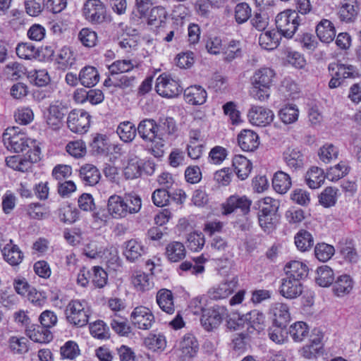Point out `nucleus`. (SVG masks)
I'll return each mask as SVG.
<instances>
[{"mask_svg": "<svg viewBox=\"0 0 361 361\" xmlns=\"http://www.w3.org/2000/svg\"><path fill=\"white\" fill-rule=\"evenodd\" d=\"M3 141L8 150L16 153L23 152L29 149V154L35 147H39L36 145V141L30 139L18 127L8 128L3 134Z\"/></svg>", "mask_w": 361, "mask_h": 361, "instance_id": "1", "label": "nucleus"}, {"mask_svg": "<svg viewBox=\"0 0 361 361\" xmlns=\"http://www.w3.org/2000/svg\"><path fill=\"white\" fill-rule=\"evenodd\" d=\"M68 323L75 327H83L89 322L91 309L85 300L73 299L66 306L64 311Z\"/></svg>", "mask_w": 361, "mask_h": 361, "instance_id": "2", "label": "nucleus"}, {"mask_svg": "<svg viewBox=\"0 0 361 361\" xmlns=\"http://www.w3.org/2000/svg\"><path fill=\"white\" fill-rule=\"evenodd\" d=\"M300 18L295 10L287 9L279 13L275 19L279 33L285 38L291 39L300 25Z\"/></svg>", "mask_w": 361, "mask_h": 361, "instance_id": "3", "label": "nucleus"}, {"mask_svg": "<svg viewBox=\"0 0 361 361\" xmlns=\"http://www.w3.org/2000/svg\"><path fill=\"white\" fill-rule=\"evenodd\" d=\"M82 12L84 18L92 25H101L111 20L105 4L100 0H86Z\"/></svg>", "mask_w": 361, "mask_h": 361, "instance_id": "4", "label": "nucleus"}, {"mask_svg": "<svg viewBox=\"0 0 361 361\" xmlns=\"http://www.w3.org/2000/svg\"><path fill=\"white\" fill-rule=\"evenodd\" d=\"M264 314L254 310L239 316L236 322L237 326H233V329H238L241 326L243 329H246V331L249 334H253L254 331L259 333L264 329Z\"/></svg>", "mask_w": 361, "mask_h": 361, "instance_id": "5", "label": "nucleus"}, {"mask_svg": "<svg viewBox=\"0 0 361 361\" xmlns=\"http://www.w3.org/2000/svg\"><path fill=\"white\" fill-rule=\"evenodd\" d=\"M68 111V107L63 102L56 100L51 103L44 114L47 126L54 130H59L61 127Z\"/></svg>", "mask_w": 361, "mask_h": 361, "instance_id": "6", "label": "nucleus"}, {"mask_svg": "<svg viewBox=\"0 0 361 361\" xmlns=\"http://www.w3.org/2000/svg\"><path fill=\"white\" fill-rule=\"evenodd\" d=\"M90 115L83 109H73L67 116V127L68 129L78 134L85 133L90 126Z\"/></svg>", "mask_w": 361, "mask_h": 361, "instance_id": "7", "label": "nucleus"}, {"mask_svg": "<svg viewBox=\"0 0 361 361\" xmlns=\"http://www.w3.org/2000/svg\"><path fill=\"white\" fill-rule=\"evenodd\" d=\"M251 204L252 201L245 195H232L222 203L221 213L227 216L239 211L242 214L246 215L250 212Z\"/></svg>", "mask_w": 361, "mask_h": 361, "instance_id": "8", "label": "nucleus"}, {"mask_svg": "<svg viewBox=\"0 0 361 361\" xmlns=\"http://www.w3.org/2000/svg\"><path fill=\"white\" fill-rule=\"evenodd\" d=\"M40 154V148L35 147L27 157H21L18 155L7 157L5 159L6 164L15 171L26 172L31 169L33 163L39 161Z\"/></svg>", "mask_w": 361, "mask_h": 361, "instance_id": "9", "label": "nucleus"}, {"mask_svg": "<svg viewBox=\"0 0 361 361\" xmlns=\"http://www.w3.org/2000/svg\"><path fill=\"white\" fill-rule=\"evenodd\" d=\"M178 82L166 73L161 74L156 80V92L163 97L172 98L181 92Z\"/></svg>", "mask_w": 361, "mask_h": 361, "instance_id": "10", "label": "nucleus"}, {"mask_svg": "<svg viewBox=\"0 0 361 361\" xmlns=\"http://www.w3.org/2000/svg\"><path fill=\"white\" fill-rule=\"evenodd\" d=\"M130 317L132 324L142 330L149 329L155 321L152 311L145 306H137L134 308Z\"/></svg>", "mask_w": 361, "mask_h": 361, "instance_id": "11", "label": "nucleus"}, {"mask_svg": "<svg viewBox=\"0 0 361 361\" xmlns=\"http://www.w3.org/2000/svg\"><path fill=\"white\" fill-rule=\"evenodd\" d=\"M224 312V308L219 305L204 310L200 319L202 327L207 331L216 329L223 320Z\"/></svg>", "mask_w": 361, "mask_h": 361, "instance_id": "12", "label": "nucleus"}, {"mask_svg": "<svg viewBox=\"0 0 361 361\" xmlns=\"http://www.w3.org/2000/svg\"><path fill=\"white\" fill-rule=\"evenodd\" d=\"M269 314L276 327L286 328L290 321L289 307L286 303H273L270 307Z\"/></svg>", "mask_w": 361, "mask_h": 361, "instance_id": "13", "label": "nucleus"}, {"mask_svg": "<svg viewBox=\"0 0 361 361\" xmlns=\"http://www.w3.org/2000/svg\"><path fill=\"white\" fill-rule=\"evenodd\" d=\"M247 118L252 125L266 126L273 121L274 114L272 111L267 108L253 106L247 113Z\"/></svg>", "mask_w": 361, "mask_h": 361, "instance_id": "14", "label": "nucleus"}, {"mask_svg": "<svg viewBox=\"0 0 361 361\" xmlns=\"http://www.w3.org/2000/svg\"><path fill=\"white\" fill-rule=\"evenodd\" d=\"M158 125L154 119L145 118L137 127V132L142 140L147 142L154 143L160 135L157 133Z\"/></svg>", "mask_w": 361, "mask_h": 361, "instance_id": "15", "label": "nucleus"}, {"mask_svg": "<svg viewBox=\"0 0 361 361\" xmlns=\"http://www.w3.org/2000/svg\"><path fill=\"white\" fill-rule=\"evenodd\" d=\"M1 253L4 259L13 267L19 265L24 258L23 252L17 245L13 243L11 239L6 240Z\"/></svg>", "mask_w": 361, "mask_h": 361, "instance_id": "16", "label": "nucleus"}, {"mask_svg": "<svg viewBox=\"0 0 361 361\" xmlns=\"http://www.w3.org/2000/svg\"><path fill=\"white\" fill-rule=\"evenodd\" d=\"M302 293L301 281L295 279H290L288 276L281 279L280 286V294L288 299H294L300 296Z\"/></svg>", "mask_w": 361, "mask_h": 361, "instance_id": "17", "label": "nucleus"}, {"mask_svg": "<svg viewBox=\"0 0 361 361\" xmlns=\"http://www.w3.org/2000/svg\"><path fill=\"white\" fill-rule=\"evenodd\" d=\"M107 210L111 217L116 219H124L130 215L121 195H113L109 197Z\"/></svg>", "mask_w": 361, "mask_h": 361, "instance_id": "18", "label": "nucleus"}, {"mask_svg": "<svg viewBox=\"0 0 361 361\" xmlns=\"http://www.w3.org/2000/svg\"><path fill=\"white\" fill-rule=\"evenodd\" d=\"M146 253L147 248L137 239H130L124 243L123 255L130 262H136Z\"/></svg>", "mask_w": 361, "mask_h": 361, "instance_id": "19", "label": "nucleus"}, {"mask_svg": "<svg viewBox=\"0 0 361 361\" xmlns=\"http://www.w3.org/2000/svg\"><path fill=\"white\" fill-rule=\"evenodd\" d=\"M237 282L235 279H233L231 281L221 283L216 286L211 288L207 291V295L210 299L215 300L226 298L236 288Z\"/></svg>", "mask_w": 361, "mask_h": 361, "instance_id": "20", "label": "nucleus"}, {"mask_svg": "<svg viewBox=\"0 0 361 361\" xmlns=\"http://www.w3.org/2000/svg\"><path fill=\"white\" fill-rule=\"evenodd\" d=\"M238 143L242 150L253 152L259 145V136L251 130H243L238 136Z\"/></svg>", "mask_w": 361, "mask_h": 361, "instance_id": "21", "label": "nucleus"}, {"mask_svg": "<svg viewBox=\"0 0 361 361\" xmlns=\"http://www.w3.org/2000/svg\"><path fill=\"white\" fill-rule=\"evenodd\" d=\"M283 157L287 166L293 171H298L303 168L305 156L298 148H288L283 152Z\"/></svg>", "mask_w": 361, "mask_h": 361, "instance_id": "22", "label": "nucleus"}, {"mask_svg": "<svg viewBox=\"0 0 361 361\" xmlns=\"http://www.w3.org/2000/svg\"><path fill=\"white\" fill-rule=\"evenodd\" d=\"M317 37L322 42L330 43L336 37V29L331 21L328 19L321 20L315 27Z\"/></svg>", "mask_w": 361, "mask_h": 361, "instance_id": "23", "label": "nucleus"}, {"mask_svg": "<svg viewBox=\"0 0 361 361\" xmlns=\"http://www.w3.org/2000/svg\"><path fill=\"white\" fill-rule=\"evenodd\" d=\"M207 93L200 85H192L184 90V98L187 103L192 105L203 104L207 99Z\"/></svg>", "mask_w": 361, "mask_h": 361, "instance_id": "24", "label": "nucleus"}, {"mask_svg": "<svg viewBox=\"0 0 361 361\" xmlns=\"http://www.w3.org/2000/svg\"><path fill=\"white\" fill-rule=\"evenodd\" d=\"M26 335L34 342L40 343H49L53 338L50 330L38 324H32L27 326Z\"/></svg>", "mask_w": 361, "mask_h": 361, "instance_id": "25", "label": "nucleus"}, {"mask_svg": "<svg viewBox=\"0 0 361 361\" xmlns=\"http://www.w3.org/2000/svg\"><path fill=\"white\" fill-rule=\"evenodd\" d=\"M276 73L271 68L263 67L256 70L251 78V83L262 87H271Z\"/></svg>", "mask_w": 361, "mask_h": 361, "instance_id": "26", "label": "nucleus"}, {"mask_svg": "<svg viewBox=\"0 0 361 361\" xmlns=\"http://www.w3.org/2000/svg\"><path fill=\"white\" fill-rule=\"evenodd\" d=\"M308 270L306 264L297 260L287 263L284 267L286 276L290 279H297L300 281L307 276Z\"/></svg>", "mask_w": 361, "mask_h": 361, "instance_id": "27", "label": "nucleus"}, {"mask_svg": "<svg viewBox=\"0 0 361 361\" xmlns=\"http://www.w3.org/2000/svg\"><path fill=\"white\" fill-rule=\"evenodd\" d=\"M198 349L199 343L192 334H185L180 342L179 350L181 352V355L185 358L195 356Z\"/></svg>", "mask_w": 361, "mask_h": 361, "instance_id": "28", "label": "nucleus"}, {"mask_svg": "<svg viewBox=\"0 0 361 361\" xmlns=\"http://www.w3.org/2000/svg\"><path fill=\"white\" fill-rule=\"evenodd\" d=\"M328 69L329 72L335 71L336 76H339L343 81L347 78H355L359 75L356 67L350 64L331 63Z\"/></svg>", "mask_w": 361, "mask_h": 361, "instance_id": "29", "label": "nucleus"}, {"mask_svg": "<svg viewBox=\"0 0 361 361\" xmlns=\"http://www.w3.org/2000/svg\"><path fill=\"white\" fill-rule=\"evenodd\" d=\"M80 83L86 87L96 85L99 80V74L96 68L87 66L83 67L78 75Z\"/></svg>", "mask_w": 361, "mask_h": 361, "instance_id": "30", "label": "nucleus"}, {"mask_svg": "<svg viewBox=\"0 0 361 361\" xmlns=\"http://www.w3.org/2000/svg\"><path fill=\"white\" fill-rule=\"evenodd\" d=\"M357 13L358 7L356 0H343L338 11L341 20L346 23L353 21Z\"/></svg>", "mask_w": 361, "mask_h": 361, "instance_id": "31", "label": "nucleus"}, {"mask_svg": "<svg viewBox=\"0 0 361 361\" xmlns=\"http://www.w3.org/2000/svg\"><path fill=\"white\" fill-rule=\"evenodd\" d=\"M165 255L171 262H178L183 259L186 255L185 245L178 241L169 243L165 249Z\"/></svg>", "mask_w": 361, "mask_h": 361, "instance_id": "32", "label": "nucleus"}, {"mask_svg": "<svg viewBox=\"0 0 361 361\" xmlns=\"http://www.w3.org/2000/svg\"><path fill=\"white\" fill-rule=\"evenodd\" d=\"M233 166L238 178L245 180L252 170V163L243 155H235L233 159Z\"/></svg>", "mask_w": 361, "mask_h": 361, "instance_id": "33", "label": "nucleus"}, {"mask_svg": "<svg viewBox=\"0 0 361 361\" xmlns=\"http://www.w3.org/2000/svg\"><path fill=\"white\" fill-rule=\"evenodd\" d=\"M281 35L277 30H269L260 34L259 44L264 49L273 50L278 47Z\"/></svg>", "mask_w": 361, "mask_h": 361, "instance_id": "34", "label": "nucleus"}, {"mask_svg": "<svg viewBox=\"0 0 361 361\" xmlns=\"http://www.w3.org/2000/svg\"><path fill=\"white\" fill-rule=\"evenodd\" d=\"M156 299L159 307L162 311L169 314L174 312L173 295L171 290L168 289L160 290L157 294Z\"/></svg>", "mask_w": 361, "mask_h": 361, "instance_id": "35", "label": "nucleus"}, {"mask_svg": "<svg viewBox=\"0 0 361 361\" xmlns=\"http://www.w3.org/2000/svg\"><path fill=\"white\" fill-rule=\"evenodd\" d=\"M100 172L96 166L92 164H85L80 169V177L86 185H94L100 179Z\"/></svg>", "mask_w": 361, "mask_h": 361, "instance_id": "36", "label": "nucleus"}, {"mask_svg": "<svg viewBox=\"0 0 361 361\" xmlns=\"http://www.w3.org/2000/svg\"><path fill=\"white\" fill-rule=\"evenodd\" d=\"M325 178L324 171L322 169L312 166L306 173L305 181L310 188L316 189L324 183Z\"/></svg>", "mask_w": 361, "mask_h": 361, "instance_id": "37", "label": "nucleus"}, {"mask_svg": "<svg viewBox=\"0 0 361 361\" xmlns=\"http://www.w3.org/2000/svg\"><path fill=\"white\" fill-rule=\"evenodd\" d=\"M273 188L276 192L284 194L292 185L290 176L281 171L275 173L272 180Z\"/></svg>", "mask_w": 361, "mask_h": 361, "instance_id": "38", "label": "nucleus"}, {"mask_svg": "<svg viewBox=\"0 0 361 361\" xmlns=\"http://www.w3.org/2000/svg\"><path fill=\"white\" fill-rule=\"evenodd\" d=\"M353 287V281L350 276L344 274L337 278L333 286V291L338 297L349 294Z\"/></svg>", "mask_w": 361, "mask_h": 361, "instance_id": "39", "label": "nucleus"}, {"mask_svg": "<svg viewBox=\"0 0 361 361\" xmlns=\"http://www.w3.org/2000/svg\"><path fill=\"white\" fill-rule=\"evenodd\" d=\"M116 133L124 142H131L137 135V128L130 121L121 122L117 127Z\"/></svg>", "mask_w": 361, "mask_h": 361, "instance_id": "40", "label": "nucleus"}, {"mask_svg": "<svg viewBox=\"0 0 361 361\" xmlns=\"http://www.w3.org/2000/svg\"><path fill=\"white\" fill-rule=\"evenodd\" d=\"M56 61L63 70L71 68L75 62L73 51L68 47H62L58 51Z\"/></svg>", "mask_w": 361, "mask_h": 361, "instance_id": "41", "label": "nucleus"}, {"mask_svg": "<svg viewBox=\"0 0 361 361\" xmlns=\"http://www.w3.org/2000/svg\"><path fill=\"white\" fill-rule=\"evenodd\" d=\"M224 59L227 62H231L242 55L241 42L239 40L231 39L223 47Z\"/></svg>", "mask_w": 361, "mask_h": 361, "instance_id": "42", "label": "nucleus"}, {"mask_svg": "<svg viewBox=\"0 0 361 361\" xmlns=\"http://www.w3.org/2000/svg\"><path fill=\"white\" fill-rule=\"evenodd\" d=\"M309 326L303 322H296L289 329V334L295 342H302L309 336Z\"/></svg>", "mask_w": 361, "mask_h": 361, "instance_id": "43", "label": "nucleus"}, {"mask_svg": "<svg viewBox=\"0 0 361 361\" xmlns=\"http://www.w3.org/2000/svg\"><path fill=\"white\" fill-rule=\"evenodd\" d=\"M315 279L317 283L320 286L327 287L330 286L334 279V274L332 269L326 265L318 267Z\"/></svg>", "mask_w": 361, "mask_h": 361, "instance_id": "44", "label": "nucleus"}, {"mask_svg": "<svg viewBox=\"0 0 361 361\" xmlns=\"http://www.w3.org/2000/svg\"><path fill=\"white\" fill-rule=\"evenodd\" d=\"M295 244L299 250L305 252L313 246V237L310 232L300 230L295 235Z\"/></svg>", "mask_w": 361, "mask_h": 361, "instance_id": "45", "label": "nucleus"}, {"mask_svg": "<svg viewBox=\"0 0 361 361\" xmlns=\"http://www.w3.org/2000/svg\"><path fill=\"white\" fill-rule=\"evenodd\" d=\"M167 18V12L163 6H155L149 12L147 23L155 27H161Z\"/></svg>", "mask_w": 361, "mask_h": 361, "instance_id": "46", "label": "nucleus"}, {"mask_svg": "<svg viewBox=\"0 0 361 361\" xmlns=\"http://www.w3.org/2000/svg\"><path fill=\"white\" fill-rule=\"evenodd\" d=\"M299 110L295 105L288 104L283 107L279 112V116L285 124L295 123L298 118Z\"/></svg>", "mask_w": 361, "mask_h": 361, "instance_id": "47", "label": "nucleus"}, {"mask_svg": "<svg viewBox=\"0 0 361 361\" xmlns=\"http://www.w3.org/2000/svg\"><path fill=\"white\" fill-rule=\"evenodd\" d=\"M130 215L137 214L142 207L140 197L135 193H126L122 196Z\"/></svg>", "mask_w": 361, "mask_h": 361, "instance_id": "48", "label": "nucleus"}, {"mask_svg": "<svg viewBox=\"0 0 361 361\" xmlns=\"http://www.w3.org/2000/svg\"><path fill=\"white\" fill-rule=\"evenodd\" d=\"M16 52L19 58L23 59H32L38 56V50L30 42L18 44Z\"/></svg>", "mask_w": 361, "mask_h": 361, "instance_id": "49", "label": "nucleus"}, {"mask_svg": "<svg viewBox=\"0 0 361 361\" xmlns=\"http://www.w3.org/2000/svg\"><path fill=\"white\" fill-rule=\"evenodd\" d=\"M110 325L116 334L122 336H128L131 331L127 319L117 315L111 319Z\"/></svg>", "mask_w": 361, "mask_h": 361, "instance_id": "50", "label": "nucleus"}, {"mask_svg": "<svg viewBox=\"0 0 361 361\" xmlns=\"http://www.w3.org/2000/svg\"><path fill=\"white\" fill-rule=\"evenodd\" d=\"M338 154L337 147L331 143L324 145L318 152L319 159L324 163H329L331 160L336 159Z\"/></svg>", "mask_w": 361, "mask_h": 361, "instance_id": "51", "label": "nucleus"}, {"mask_svg": "<svg viewBox=\"0 0 361 361\" xmlns=\"http://www.w3.org/2000/svg\"><path fill=\"white\" fill-rule=\"evenodd\" d=\"M338 189L333 187H327L319 195V202L324 207L334 206L337 201Z\"/></svg>", "mask_w": 361, "mask_h": 361, "instance_id": "52", "label": "nucleus"}, {"mask_svg": "<svg viewBox=\"0 0 361 361\" xmlns=\"http://www.w3.org/2000/svg\"><path fill=\"white\" fill-rule=\"evenodd\" d=\"M66 150L71 156L79 159L86 154V146L81 140L70 141L66 146Z\"/></svg>", "mask_w": 361, "mask_h": 361, "instance_id": "53", "label": "nucleus"}, {"mask_svg": "<svg viewBox=\"0 0 361 361\" xmlns=\"http://www.w3.org/2000/svg\"><path fill=\"white\" fill-rule=\"evenodd\" d=\"M279 202L271 197H266L259 201V209L261 213L277 214Z\"/></svg>", "mask_w": 361, "mask_h": 361, "instance_id": "54", "label": "nucleus"}, {"mask_svg": "<svg viewBox=\"0 0 361 361\" xmlns=\"http://www.w3.org/2000/svg\"><path fill=\"white\" fill-rule=\"evenodd\" d=\"M335 252L332 245L322 243H318L314 248L315 257L321 262H326L331 258Z\"/></svg>", "mask_w": 361, "mask_h": 361, "instance_id": "55", "label": "nucleus"}, {"mask_svg": "<svg viewBox=\"0 0 361 361\" xmlns=\"http://www.w3.org/2000/svg\"><path fill=\"white\" fill-rule=\"evenodd\" d=\"M60 354L63 359L73 360L80 355L78 345L75 341H68L61 347Z\"/></svg>", "mask_w": 361, "mask_h": 361, "instance_id": "56", "label": "nucleus"}, {"mask_svg": "<svg viewBox=\"0 0 361 361\" xmlns=\"http://www.w3.org/2000/svg\"><path fill=\"white\" fill-rule=\"evenodd\" d=\"M204 243V236L202 233L193 232L188 235L187 247L193 252L202 250Z\"/></svg>", "mask_w": 361, "mask_h": 361, "instance_id": "57", "label": "nucleus"}, {"mask_svg": "<svg viewBox=\"0 0 361 361\" xmlns=\"http://www.w3.org/2000/svg\"><path fill=\"white\" fill-rule=\"evenodd\" d=\"M78 39L83 46L93 47L97 44V35L91 29L85 27L79 32Z\"/></svg>", "mask_w": 361, "mask_h": 361, "instance_id": "58", "label": "nucleus"}, {"mask_svg": "<svg viewBox=\"0 0 361 361\" xmlns=\"http://www.w3.org/2000/svg\"><path fill=\"white\" fill-rule=\"evenodd\" d=\"M133 67L130 60H118L109 66L108 68L111 75H117L131 71Z\"/></svg>", "mask_w": 361, "mask_h": 361, "instance_id": "59", "label": "nucleus"}, {"mask_svg": "<svg viewBox=\"0 0 361 361\" xmlns=\"http://www.w3.org/2000/svg\"><path fill=\"white\" fill-rule=\"evenodd\" d=\"M4 71L7 77L13 80H16L25 75L24 66L17 62L8 63Z\"/></svg>", "mask_w": 361, "mask_h": 361, "instance_id": "60", "label": "nucleus"}, {"mask_svg": "<svg viewBox=\"0 0 361 361\" xmlns=\"http://www.w3.org/2000/svg\"><path fill=\"white\" fill-rule=\"evenodd\" d=\"M92 281L97 288H104L108 280L106 272L100 267H94L92 273Z\"/></svg>", "mask_w": 361, "mask_h": 361, "instance_id": "61", "label": "nucleus"}, {"mask_svg": "<svg viewBox=\"0 0 361 361\" xmlns=\"http://www.w3.org/2000/svg\"><path fill=\"white\" fill-rule=\"evenodd\" d=\"M349 167L344 162H340L334 167H331L327 173L326 177L334 181L343 178L348 173Z\"/></svg>", "mask_w": 361, "mask_h": 361, "instance_id": "62", "label": "nucleus"}, {"mask_svg": "<svg viewBox=\"0 0 361 361\" xmlns=\"http://www.w3.org/2000/svg\"><path fill=\"white\" fill-rule=\"evenodd\" d=\"M271 87L264 86L262 87L252 84V87L250 92V96L255 100L259 102H266L270 97Z\"/></svg>", "mask_w": 361, "mask_h": 361, "instance_id": "63", "label": "nucleus"}, {"mask_svg": "<svg viewBox=\"0 0 361 361\" xmlns=\"http://www.w3.org/2000/svg\"><path fill=\"white\" fill-rule=\"evenodd\" d=\"M171 199V194L167 190L159 188L155 190L152 195V200L157 207H164L167 205Z\"/></svg>", "mask_w": 361, "mask_h": 361, "instance_id": "64", "label": "nucleus"}]
</instances>
